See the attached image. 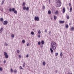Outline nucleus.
<instances>
[{
  "instance_id": "1",
  "label": "nucleus",
  "mask_w": 74,
  "mask_h": 74,
  "mask_svg": "<svg viewBox=\"0 0 74 74\" xmlns=\"http://www.w3.org/2000/svg\"><path fill=\"white\" fill-rule=\"evenodd\" d=\"M51 46L53 50H55L57 47L56 44L54 42H51Z\"/></svg>"
},
{
  "instance_id": "2",
  "label": "nucleus",
  "mask_w": 74,
  "mask_h": 74,
  "mask_svg": "<svg viewBox=\"0 0 74 74\" xmlns=\"http://www.w3.org/2000/svg\"><path fill=\"white\" fill-rule=\"evenodd\" d=\"M56 4L57 5V6L60 7L62 5V2L60 0H58L57 2H56Z\"/></svg>"
},
{
  "instance_id": "3",
  "label": "nucleus",
  "mask_w": 74,
  "mask_h": 74,
  "mask_svg": "<svg viewBox=\"0 0 74 74\" xmlns=\"http://www.w3.org/2000/svg\"><path fill=\"white\" fill-rule=\"evenodd\" d=\"M40 20V18L38 16H35L34 17V20L35 21H38Z\"/></svg>"
},
{
  "instance_id": "4",
  "label": "nucleus",
  "mask_w": 74,
  "mask_h": 74,
  "mask_svg": "<svg viewBox=\"0 0 74 74\" xmlns=\"http://www.w3.org/2000/svg\"><path fill=\"white\" fill-rule=\"evenodd\" d=\"M4 55H5V58L7 59V58H8V55L7 54V53L6 52H4Z\"/></svg>"
},
{
  "instance_id": "5",
  "label": "nucleus",
  "mask_w": 74,
  "mask_h": 74,
  "mask_svg": "<svg viewBox=\"0 0 74 74\" xmlns=\"http://www.w3.org/2000/svg\"><path fill=\"white\" fill-rule=\"evenodd\" d=\"M8 24V21H4L3 25H7Z\"/></svg>"
},
{
  "instance_id": "6",
  "label": "nucleus",
  "mask_w": 74,
  "mask_h": 74,
  "mask_svg": "<svg viewBox=\"0 0 74 74\" xmlns=\"http://www.w3.org/2000/svg\"><path fill=\"white\" fill-rule=\"evenodd\" d=\"M66 11V10L65 9V8H63V10H62V12L63 13H64Z\"/></svg>"
},
{
  "instance_id": "7",
  "label": "nucleus",
  "mask_w": 74,
  "mask_h": 74,
  "mask_svg": "<svg viewBox=\"0 0 74 74\" xmlns=\"http://www.w3.org/2000/svg\"><path fill=\"white\" fill-rule=\"evenodd\" d=\"M55 13L56 15H58L59 13V12H58V11L56 10L55 12Z\"/></svg>"
},
{
  "instance_id": "8",
  "label": "nucleus",
  "mask_w": 74,
  "mask_h": 74,
  "mask_svg": "<svg viewBox=\"0 0 74 74\" xmlns=\"http://www.w3.org/2000/svg\"><path fill=\"white\" fill-rule=\"evenodd\" d=\"M59 22L60 23H64V21H59Z\"/></svg>"
},
{
  "instance_id": "9",
  "label": "nucleus",
  "mask_w": 74,
  "mask_h": 74,
  "mask_svg": "<svg viewBox=\"0 0 74 74\" xmlns=\"http://www.w3.org/2000/svg\"><path fill=\"white\" fill-rule=\"evenodd\" d=\"M3 27H1V28L0 29V33H2V32L3 31Z\"/></svg>"
},
{
  "instance_id": "10",
  "label": "nucleus",
  "mask_w": 74,
  "mask_h": 74,
  "mask_svg": "<svg viewBox=\"0 0 74 74\" xmlns=\"http://www.w3.org/2000/svg\"><path fill=\"white\" fill-rule=\"evenodd\" d=\"M48 14L49 15H50V14H51V10H49L48 11Z\"/></svg>"
},
{
  "instance_id": "11",
  "label": "nucleus",
  "mask_w": 74,
  "mask_h": 74,
  "mask_svg": "<svg viewBox=\"0 0 74 74\" xmlns=\"http://www.w3.org/2000/svg\"><path fill=\"white\" fill-rule=\"evenodd\" d=\"M74 27H72L71 28V29L72 31H74Z\"/></svg>"
},
{
  "instance_id": "12",
  "label": "nucleus",
  "mask_w": 74,
  "mask_h": 74,
  "mask_svg": "<svg viewBox=\"0 0 74 74\" xmlns=\"http://www.w3.org/2000/svg\"><path fill=\"white\" fill-rule=\"evenodd\" d=\"M50 50L51 52H53V49L52 48H50Z\"/></svg>"
},
{
  "instance_id": "13",
  "label": "nucleus",
  "mask_w": 74,
  "mask_h": 74,
  "mask_svg": "<svg viewBox=\"0 0 74 74\" xmlns=\"http://www.w3.org/2000/svg\"><path fill=\"white\" fill-rule=\"evenodd\" d=\"M46 64V63H45V62H44L42 63V65L43 66H45V65Z\"/></svg>"
},
{
  "instance_id": "14",
  "label": "nucleus",
  "mask_w": 74,
  "mask_h": 74,
  "mask_svg": "<svg viewBox=\"0 0 74 74\" xmlns=\"http://www.w3.org/2000/svg\"><path fill=\"white\" fill-rule=\"evenodd\" d=\"M65 27H66V29L68 28L69 27V25H68L67 24L65 26Z\"/></svg>"
},
{
  "instance_id": "15",
  "label": "nucleus",
  "mask_w": 74,
  "mask_h": 74,
  "mask_svg": "<svg viewBox=\"0 0 74 74\" xmlns=\"http://www.w3.org/2000/svg\"><path fill=\"white\" fill-rule=\"evenodd\" d=\"M60 56H61V57H62L63 56V53H62V52H61V53H60Z\"/></svg>"
},
{
  "instance_id": "16",
  "label": "nucleus",
  "mask_w": 74,
  "mask_h": 74,
  "mask_svg": "<svg viewBox=\"0 0 74 74\" xmlns=\"http://www.w3.org/2000/svg\"><path fill=\"white\" fill-rule=\"evenodd\" d=\"M38 33L39 34H41V31H40V30H39L38 31Z\"/></svg>"
},
{
  "instance_id": "17",
  "label": "nucleus",
  "mask_w": 74,
  "mask_h": 74,
  "mask_svg": "<svg viewBox=\"0 0 74 74\" xmlns=\"http://www.w3.org/2000/svg\"><path fill=\"white\" fill-rule=\"evenodd\" d=\"M70 12H71V11H72V7H71L70 8Z\"/></svg>"
},
{
  "instance_id": "18",
  "label": "nucleus",
  "mask_w": 74,
  "mask_h": 74,
  "mask_svg": "<svg viewBox=\"0 0 74 74\" xmlns=\"http://www.w3.org/2000/svg\"><path fill=\"white\" fill-rule=\"evenodd\" d=\"M12 8H10L9 9V11H10V12H11L12 11Z\"/></svg>"
},
{
  "instance_id": "19",
  "label": "nucleus",
  "mask_w": 74,
  "mask_h": 74,
  "mask_svg": "<svg viewBox=\"0 0 74 74\" xmlns=\"http://www.w3.org/2000/svg\"><path fill=\"white\" fill-rule=\"evenodd\" d=\"M67 19H70V17L69 15H68L67 17Z\"/></svg>"
},
{
  "instance_id": "20",
  "label": "nucleus",
  "mask_w": 74,
  "mask_h": 74,
  "mask_svg": "<svg viewBox=\"0 0 74 74\" xmlns=\"http://www.w3.org/2000/svg\"><path fill=\"white\" fill-rule=\"evenodd\" d=\"M38 45H41V42L39 41L38 42Z\"/></svg>"
},
{
  "instance_id": "21",
  "label": "nucleus",
  "mask_w": 74,
  "mask_h": 74,
  "mask_svg": "<svg viewBox=\"0 0 74 74\" xmlns=\"http://www.w3.org/2000/svg\"><path fill=\"white\" fill-rule=\"evenodd\" d=\"M14 14H17V11L15 10V11H14Z\"/></svg>"
},
{
  "instance_id": "22",
  "label": "nucleus",
  "mask_w": 74,
  "mask_h": 74,
  "mask_svg": "<svg viewBox=\"0 0 74 74\" xmlns=\"http://www.w3.org/2000/svg\"><path fill=\"white\" fill-rule=\"evenodd\" d=\"M11 37L12 38H14V35L13 34H12Z\"/></svg>"
},
{
  "instance_id": "23",
  "label": "nucleus",
  "mask_w": 74,
  "mask_h": 74,
  "mask_svg": "<svg viewBox=\"0 0 74 74\" xmlns=\"http://www.w3.org/2000/svg\"><path fill=\"white\" fill-rule=\"evenodd\" d=\"M41 43L43 45V44H44V41H42L41 42Z\"/></svg>"
},
{
  "instance_id": "24",
  "label": "nucleus",
  "mask_w": 74,
  "mask_h": 74,
  "mask_svg": "<svg viewBox=\"0 0 74 74\" xmlns=\"http://www.w3.org/2000/svg\"><path fill=\"white\" fill-rule=\"evenodd\" d=\"M56 16H54V20H56Z\"/></svg>"
},
{
  "instance_id": "25",
  "label": "nucleus",
  "mask_w": 74,
  "mask_h": 74,
  "mask_svg": "<svg viewBox=\"0 0 74 74\" xmlns=\"http://www.w3.org/2000/svg\"><path fill=\"white\" fill-rule=\"evenodd\" d=\"M15 10V8H12V11L14 12Z\"/></svg>"
},
{
  "instance_id": "26",
  "label": "nucleus",
  "mask_w": 74,
  "mask_h": 74,
  "mask_svg": "<svg viewBox=\"0 0 74 74\" xmlns=\"http://www.w3.org/2000/svg\"><path fill=\"white\" fill-rule=\"evenodd\" d=\"M0 71H3V69L1 67L0 68Z\"/></svg>"
},
{
  "instance_id": "27",
  "label": "nucleus",
  "mask_w": 74,
  "mask_h": 74,
  "mask_svg": "<svg viewBox=\"0 0 74 74\" xmlns=\"http://www.w3.org/2000/svg\"><path fill=\"white\" fill-rule=\"evenodd\" d=\"M0 20L1 21H3V18H1L0 19Z\"/></svg>"
},
{
  "instance_id": "28",
  "label": "nucleus",
  "mask_w": 74,
  "mask_h": 74,
  "mask_svg": "<svg viewBox=\"0 0 74 74\" xmlns=\"http://www.w3.org/2000/svg\"><path fill=\"white\" fill-rule=\"evenodd\" d=\"M26 7L25 6H24L23 7V10H26Z\"/></svg>"
},
{
  "instance_id": "29",
  "label": "nucleus",
  "mask_w": 74,
  "mask_h": 74,
  "mask_svg": "<svg viewBox=\"0 0 74 74\" xmlns=\"http://www.w3.org/2000/svg\"><path fill=\"white\" fill-rule=\"evenodd\" d=\"M31 34H32V35H33V34H34V32H31Z\"/></svg>"
},
{
  "instance_id": "30",
  "label": "nucleus",
  "mask_w": 74,
  "mask_h": 74,
  "mask_svg": "<svg viewBox=\"0 0 74 74\" xmlns=\"http://www.w3.org/2000/svg\"><path fill=\"white\" fill-rule=\"evenodd\" d=\"M26 9L27 11H28V10H29V8L28 7H27Z\"/></svg>"
},
{
  "instance_id": "31",
  "label": "nucleus",
  "mask_w": 74,
  "mask_h": 74,
  "mask_svg": "<svg viewBox=\"0 0 74 74\" xmlns=\"http://www.w3.org/2000/svg\"><path fill=\"white\" fill-rule=\"evenodd\" d=\"M22 42H23V43H25V41L24 40H23L22 41Z\"/></svg>"
},
{
  "instance_id": "32",
  "label": "nucleus",
  "mask_w": 74,
  "mask_h": 74,
  "mask_svg": "<svg viewBox=\"0 0 74 74\" xmlns=\"http://www.w3.org/2000/svg\"><path fill=\"white\" fill-rule=\"evenodd\" d=\"M69 5L70 7H71V4L70 3H69Z\"/></svg>"
},
{
  "instance_id": "33",
  "label": "nucleus",
  "mask_w": 74,
  "mask_h": 74,
  "mask_svg": "<svg viewBox=\"0 0 74 74\" xmlns=\"http://www.w3.org/2000/svg\"><path fill=\"white\" fill-rule=\"evenodd\" d=\"M23 6H25V3L23 2Z\"/></svg>"
},
{
  "instance_id": "34",
  "label": "nucleus",
  "mask_w": 74,
  "mask_h": 74,
  "mask_svg": "<svg viewBox=\"0 0 74 74\" xmlns=\"http://www.w3.org/2000/svg\"><path fill=\"white\" fill-rule=\"evenodd\" d=\"M5 45L6 47H7L8 46V44L6 43V42H5Z\"/></svg>"
},
{
  "instance_id": "35",
  "label": "nucleus",
  "mask_w": 74,
  "mask_h": 74,
  "mask_svg": "<svg viewBox=\"0 0 74 74\" xmlns=\"http://www.w3.org/2000/svg\"><path fill=\"white\" fill-rule=\"evenodd\" d=\"M25 63H24L23 65V67H25Z\"/></svg>"
},
{
  "instance_id": "36",
  "label": "nucleus",
  "mask_w": 74,
  "mask_h": 74,
  "mask_svg": "<svg viewBox=\"0 0 74 74\" xmlns=\"http://www.w3.org/2000/svg\"><path fill=\"white\" fill-rule=\"evenodd\" d=\"M10 71H11V72H12L14 71H13V70H12V69H10Z\"/></svg>"
},
{
  "instance_id": "37",
  "label": "nucleus",
  "mask_w": 74,
  "mask_h": 74,
  "mask_svg": "<svg viewBox=\"0 0 74 74\" xmlns=\"http://www.w3.org/2000/svg\"><path fill=\"white\" fill-rule=\"evenodd\" d=\"M4 1H2V3L1 4V5H3V4H4Z\"/></svg>"
},
{
  "instance_id": "38",
  "label": "nucleus",
  "mask_w": 74,
  "mask_h": 74,
  "mask_svg": "<svg viewBox=\"0 0 74 74\" xmlns=\"http://www.w3.org/2000/svg\"><path fill=\"white\" fill-rule=\"evenodd\" d=\"M58 55V53H56V56H57Z\"/></svg>"
},
{
  "instance_id": "39",
  "label": "nucleus",
  "mask_w": 74,
  "mask_h": 74,
  "mask_svg": "<svg viewBox=\"0 0 74 74\" xmlns=\"http://www.w3.org/2000/svg\"><path fill=\"white\" fill-rule=\"evenodd\" d=\"M42 8H43V9H45V6H43Z\"/></svg>"
},
{
  "instance_id": "40",
  "label": "nucleus",
  "mask_w": 74,
  "mask_h": 74,
  "mask_svg": "<svg viewBox=\"0 0 74 74\" xmlns=\"http://www.w3.org/2000/svg\"><path fill=\"white\" fill-rule=\"evenodd\" d=\"M6 63V61L5 60L4 61V63L5 64Z\"/></svg>"
},
{
  "instance_id": "41",
  "label": "nucleus",
  "mask_w": 74,
  "mask_h": 74,
  "mask_svg": "<svg viewBox=\"0 0 74 74\" xmlns=\"http://www.w3.org/2000/svg\"><path fill=\"white\" fill-rule=\"evenodd\" d=\"M45 32H46V33H47V29H45Z\"/></svg>"
},
{
  "instance_id": "42",
  "label": "nucleus",
  "mask_w": 74,
  "mask_h": 74,
  "mask_svg": "<svg viewBox=\"0 0 74 74\" xmlns=\"http://www.w3.org/2000/svg\"><path fill=\"white\" fill-rule=\"evenodd\" d=\"M27 47L28 46H29V43H28L27 44Z\"/></svg>"
},
{
  "instance_id": "43",
  "label": "nucleus",
  "mask_w": 74,
  "mask_h": 74,
  "mask_svg": "<svg viewBox=\"0 0 74 74\" xmlns=\"http://www.w3.org/2000/svg\"><path fill=\"white\" fill-rule=\"evenodd\" d=\"M17 53H19V50H18L17 51Z\"/></svg>"
},
{
  "instance_id": "44",
  "label": "nucleus",
  "mask_w": 74,
  "mask_h": 74,
  "mask_svg": "<svg viewBox=\"0 0 74 74\" xmlns=\"http://www.w3.org/2000/svg\"><path fill=\"white\" fill-rule=\"evenodd\" d=\"M26 57L27 58H28V57H29V55H28V54L26 56Z\"/></svg>"
},
{
  "instance_id": "45",
  "label": "nucleus",
  "mask_w": 74,
  "mask_h": 74,
  "mask_svg": "<svg viewBox=\"0 0 74 74\" xmlns=\"http://www.w3.org/2000/svg\"><path fill=\"white\" fill-rule=\"evenodd\" d=\"M19 58H21V55H19Z\"/></svg>"
},
{
  "instance_id": "46",
  "label": "nucleus",
  "mask_w": 74,
  "mask_h": 74,
  "mask_svg": "<svg viewBox=\"0 0 74 74\" xmlns=\"http://www.w3.org/2000/svg\"><path fill=\"white\" fill-rule=\"evenodd\" d=\"M20 69H23L22 68V66H20Z\"/></svg>"
},
{
  "instance_id": "47",
  "label": "nucleus",
  "mask_w": 74,
  "mask_h": 74,
  "mask_svg": "<svg viewBox=\"0 0 74 74\" xmlns=\"http://www.w3.org/2000/svg\"><path fill=\"white\" fill-rule=\"evenodd\" d=\"M38 38H40V35H38Z\"/></svg>"
},
{
  "instance_id": "48",
  "label": "nucleus",
  "mask_w": 74,
  "mask_h": 74,
  "mask_svg": "<svg viewBox=\"0 0 74 74\" xmlns=\"http://www.w3.org/2000/svg\"><path fill=\"white\" fill-rule=\"evenodd\" d=\"M49 35H50V34H51V32H50L49 33H48Z\"/></svg>"
},
{
  "instance_id": "49",
  "label": "nucleus",
  "mask_w": 74,
  "mask_h": 74,
  "mask_svg": "<svg viewBox=\"0 0 74 74\" xmlns=\"http://www.w3.org/2000/svg\"><path fill=\"white\" fill-rule=\"evenodd\" d=\"M14 73H16V70H14Z\"/></svg>"
},
{
  "instance_id": "50",
  "label": "nucleus",
  "mask_w": 74,
  "mask_h": 74,
  "mask_svg": "<svg viewBox=\"0 0 74 74\" xmlns=\"http://www.w3.org/2000/svg\"><path fill=\"white\" fill-rule=\"evenodd\" d=\"M69 25H71V23H69Z\"/></svg>"
},
{
  "instance_id": "51",
  "label": "nucleus",
  "mask_w": 74,
  "mask_h": 74,
  "mask_svg": "<svg viewBox=\"0 0 74 74\" xmlns=\"http://www.w3.org/2000/svg\"><path fill=\"white\" fill-rule=\"evenodd\" d=\"M55 72H56V73H57V72H58V70L56 71Z\"/></svg>"
},
{
  "instance_id": "52",
  "label": "nucleus",
  "mask_w": 74,
  "mask_h": 74,
  "mask_svg": "<svg viewBox=\"0 0 74 74\" xmlns=\"http://www.w3.org/2000/svg\"><path fill=\"white\" fill-rule=\"evenodd\" d=\"M49 3H50V2H51V0H49Z\"/></svg>"
},
{
  "instance_id": "53",
  "label": "nucleus",
  "mask_w": 74,
  "mask_h": 74,
  "mask_svg": "<svg viewBox=\"0 0 74 74\" xmlns=\"http://www.w3.org/2000/svg\"><path fill=\"white\" fill-rule=\"evenodd\" d=\"M42 47H43L42 45H41V46H40V47H41V48H42Z\"/></svg>"
},
{
  "instance_id": "54",
  "label": "nucleus",
  "mask_w": 74,
  "mask_h": 74,
  "mask_svg": "<svg viewBox=\"0 0 74 74\" xmlns=\"http://www.w3.org/2000/svg\"><path fill=\"white\" fill-rule=\"evenodd\" d=\"M3 11V9H2L1 10V11L2 12Z\"/></svg>"
},
{
  "instance_id": "55",
  "label": "nucleus",
  "mask_w": 74,
  "mask_h": 74,
  "mask_svg": "<svg viewBox=\"0 0 74 74\" xmlns=\"http://www.w3.org/2000/svg\"><path fill=\"white\" fill-rule=\"evenodd\" d=\"M68 74H72V73H71V74H70L69 73H68Z\"/></svg>"
}]
</instances>
